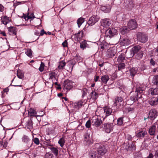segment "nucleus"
Returning a JSON list of instances; mask_svg holds the SVG:
<instances>
[{
    "instance_id": "f257e3e1",
    "label": "nucleus",
    "mask_w": 158,
    "mask_h": 158,
    "mask_svg": "<svg viewBox=\"0 0 158 158\" xmlns=\"http://www.w3.org/2000/svg\"><path fill=\"white\" fill-rule=\"evenodd\" d=\"M114 125L112 123H108L103 124V129L107 133H110L113 129Z\"/></svg>"
},
{
    "instance_id": "f03ea898",
    "label": "nucleus",
    "mask_w": 158,
    "mask_h": 158,
    "mask_svg": "<svg viewBox=\"0 0 158 158\" xmlns=\"http://www.w3.org/2000/svg\"><path fill=\"white\" fill-rule=\"evenodd\" d=\"M117 32V30L115 28H109L106 31L105 35L107 37H111L116 35Z\"/></svg>"
},
{
    "instance_id": "7ed1b4c3",
    "label": "nucleus",
    "mask_w": 158,
    "mask_h": 158,
    "mask_svg": "<svg viewBox=\"0 0 158 158\" xmlns=\"http://www.w3.org/2000/svg\"><path fill=\"white\" fill-rule=\"evenodd\" d=\"M92 125L96 127H98L102 123L101 118H98L97 116L93 117L92 119Z\"/></svg>"
},
{
    "instance_id": "20e7f679",
    "label": "nucleus",
    "mask_w": 158,
    "mask_h": 158,
    "mask_svg": "<svg viewBox=\"0 0 158 158\" xmlns=\"http://www.w3.org/2000/svg\"><path fill=\"white\" fill-rule=\"evenodd\" d=\"M22 141L27 146V148L31 147L33 144V142L31 141L29 138L26 135H24L22 138Z\"/></svg>"
},
{
    "instance_id": "39448f33",
    "label": "nucleus",
    "mask_w": 158,
    "mask_h": 158,
    "mask_svg": "<svg viewBox=\"0 0 158 158\" xmlns=\"http://www.w3.org/2000/svg\"><path fill=\"white\" fill-rule=\"evenodd\" d=\"M123 99L121 97H116L114 103V105L120 108V107L123 105Z\"/></svg>"
},
{
    "instance_id": "423d86ee",
    "label": "nucleus",
    "mask_w": 158,
    "mask_h": 158,
    "mask_svg": "<svg viewBox=\"0 0 158 158\" xmlns=\"http://www.w3.org/2000/svg\"><path fill=\"white\" fill-rule=\"evenodd\" d=\"M99 19V17L98 16L93 15L89 18L88 23L90 26H92L98 22Z\"/></svg>"
},
{
    "instance_id": "0eeeda50",
    "label": "nucleus",
    "mask_w": 158,
    "mask_h": 158,
    "mask_svg": "<svg viewBox=\"0 0 158 158\" xmlns=\"http://www.w3.org/2000/svg\"><path fill=\"white\" fill-rule=\"evenodd\" d=\"M137 40L141 43H145L148 40L147 35L139 33L137 35Z\"/></svg>"
},
{
    "instance_id": "6e6552de",
    "label": "nucleus",
    "mask_w": 158,
    "mask_h": 158,
    "mask_svg": "<svg viewBox=\"0 0 158 158\" xmlns=\"http://www.w3.org/2000/svg\"><path fill=\"white\" fill-rule=\"evenodd\" d=\"M127 27L128 28L131 30L136 28L137 27V24L136 20L134 19L130 20L127 24Z\"/></svg>"
},
{
    "instance_id": "1a4fd4ad",
    "label": "nucleus",
    "mask_w": 158,
    "mask_h": 158,
    "mask_svg": "<svg viewBox=\"0 0 158 158\" xmlns=\"http://www.w3.org/2000/svg\"><path fill=\"white\" fill-rule=\"evenodd\" d=\"M98 154L101 155H103L107 152V149L104 145H100L98 148Z\"/></svg>"
},
{
    "instance_id": "9d476101",
    "label": "nucleus",
    "mask_w": 158,
    "mask_h": 158,
    "mask_svg": "<svg viewBox=\"0 0 158 158\" xmlns=\"http://www.w3.org/2000/svg\"><path fill=\"white\" fill-rule=\"evenodd\" d=\"M111 24V21L109 19L106 18L102 19L101 21L102 26L105 27H107Z\"/></svg>"
},
{
    "instance_id": "9b49d317",
    "label": "nucleus",
    "mask_w": 158,
    "mask_h": 158,
    "mask_svg": "<svg viewBox=\"0 0 158 158\" xmlns=\"http://www.w3.org/2000/svg\"><path fill=\"white\" fill-rule=\"evenodd\" d=\"M115 49L112 48L108 50L106 52V56L108 58H111L115 55Z\"/></svg>"
},
{
    "instance_id": "f8f14e48",
    "label": "nucleus",
    "mask_w": 158,
    "mask_h": 158,
    "mask_svg": "<svg viewBox=\"0 0 158 158\" xmlns=\"http://www.w3.org/2000/svg\"><path fill=\"white\" fill-rule=\"evenodd\" d=\"M104 110V108L100 109H98L96 112V114L97 115H98L100 117H102L104 118H105V117Z\"/></svg>"
},
{
    "instance_id": "ddd939ff",
    "label": "nucleus",
    "mask_w": 158,
    "mask_h": 158,
    "mask_svg": "<svg viewBox=\"0 0 158 158\" xmlns=\"http://www.w3.org/2000/svg\"><path fill=\"white\" fill-rule=\"evenodd\" d=\"M157 116V112L155 109L151 110L149 113V118L151 119H154Z\"/></svg>"
},
{
    "instance_id": "4468645a",
    "label": "nucleus",
    "mask_w": 158,
    "mask_h": 158,
    "mask_svg": "<svg viewBox=\"0 0 158 158\" xmlns=\"http://www.w3.org/2000/svg\"><path fill=\"white\" fill-rule=\"evenodd\" d=\"M147 132L145 130H139L136 134V136L137 137L143 138L147 134Z\"/></svg>"
},
{
    "instance_id": "2eb2a0df",
    "label": "nucleus",
    "mask_w": 158,
    "mask_h": 158,
    "mask_svg": "<svg viewBox=\"0 0 158 158\" xmlns=\"http://www.w3.org/2000/svg\"><path fill=\"white\" fill-rule=\"evenodd\" d=\"M111 8V6L109 5L102 6L101 7V10L106 13H109L110 11Z\"/></svg>"
},
{
    "instance_id": "dca6fc26",
    "label": "nucleus",
    "mask_w": 158,
    "mask_h": 158,
    "mask_svg": "<svg viewBox=\"0 0 158 158\" xmlns=\"http://www.w3.org/2000/svg\"><path fill=\"white\" fill-rule=\"evenodd\" d=\"M84 139L87 145H89L93 142L92 139L90 137L88 133L86 134L85 135Z\"/></svg>"
},
{
    "instance_id": "f3484780",
    "label": "nucleus",
    "mask_w": 158,
    "mask_h": 158,
    "mask_svg": "<svg viewBox=\"0 0 158 158\" xmlns=\"http://www.w3.org/2000/svg\"><path fill=\"white\" fill-rule=\"evenodd\" d=\"M1 21L2 23L6 25L10 22V19L7 16H3L1 17Z\"/></svg>"
},
{
    "instance_id": "a211bd4d",
    "label": "nucleus",
    "mask_w": 158,
    "mask_h": 158,
    "mask_svg": "<svg viewBox=\"0 0 158 158\" xmlns=\"http://www.w3.org/2000/svg\"><path fill=\"white\" fill-rule=\"evenodd\" d=\"M48 76L49 78L51 79L53 81L55 80H56V81H57L58 79L56 78L57 74L55 72H50L49 73Z\"/></svg>"
},
{
    "instance_id": "6ab92c4d",
    "label": "nucleus",
    "mask_w": 158,
    "mask_h": 158,
    "mask_svg": "<svg viewBox=\"0 0 158 158\" xmlns=\"http://www.w3.org/2000/svg\"><path fill=\"white\" fill-rule=\"evenodd\" d=\"M105 114V118L107 116L110 115L112 113V110L111 108L108 107H105L104 108Z\"/></svg>"
},
{
    "instance_id": "aec40b11",
    "label": "nucleus",
    "mask_w": 158,
    "mask_h": 158,
    "mask_svg": "<svg viewBox=\"0 0 158 158\" xmlns=\"http://www.w3.org/2000/svg\"><path fill=\"white\" fill-rule=\"evenodd\" d=\"M149 94H151L152 95H155L158 94V88H151L149 90Z\"/></svg>"
},
{
    "instance_id": "412c9836",
    "label": "nucleus",
    "mask_w": 158,
    "mask_h": 158,
    "mask_svg": "<svg viewBox=\"0 0 158 158\" xmlns=\"http://www.w3.org/2000/svg\"><path fill=\"white\" fill-rule=\"evenodd\" d=\"M98 95L97 93L94 91H92L90 94L89 96V99H92L93 100H95L98 97Z\"/></svg>"
},
{
    "instance_id": "4be33fe9",
    "label": "nucleus",
    "mask_w": 158,
    "mask_h": 158,
    "mask_svg": "<svg viewBox=\"0 0 158 158\" xmlns=\"http://www.w3.org/2000/svg\"><path fill=\"white\" fill-rule=\"evenodd\" d=\"M148 102L149 104L151 105H156L158 103V99L157 98H152L149 100Z\"/></svg>"
},
{
    "instance_id": "5701e85b",
    "label": "nucleus",
    "mask_w": 158,
    "mask_h": 158,
    "mask_svg": "<svg viewBox=\"0 0 158 158\" xmlns=\"http://www.w3.org/2000/svg\"><path fill=\"white\" fill-rule=\"evenodd\" d=\"M141 47L139 45L134 47L132 49V51L134 54H135L139 52L140 51H142L140 50Z\"/></svg>"
},
{
    "instance_id": "b1692460",
    "label": "nucleus",
    "mask_w": 158,
    "mask_h": 158,
    "mask_svg": "<svg viewBox=\"0 0 158 158\" xmlns=\"http://www.w3.org/2000/svg\"><path fill=\"white\" fill-rule=\"evenodd\" d=\"M131 43V41L127 39H124L120 42L121 45L122 46H125L129 45Z\"/></svg>"
},
{
    "instance_id": "393cba45",
    "label": "nucleus",
    "mask_w": 158,
    "mask_h": 158,
    "mask_svg": "<svg viewBox=\"0 0 158 158\" xmlns=\"http://www.w3.org/2000/svg\"><path fill=\"white\" fill-rule=\"evenodd\" d=\"M101 79L102 82L106 84L109 80V78L108 75H105L101 77Z\"/></svg>"
},
{
    "instance_id": "a878e982",
    "label": "nucleus",
    "mask_w": 158,
    "mask_h": 158,
    "mask_svg": "<svg viewBox=\"0 0 158 158\" xmlns=\"http://www.w3.org/2000/svg\"><path fill=\"white\" fill-rule=\"evenodd\" d=\"M97 155V152L95 150H91L89 152V156L90 158H94L96 157Z\"/></svg>"
},
{
    "instance_id": "bb28decb",
    "label": "nucleus",
    "mask_w": 158,
    "mask_h": 158,
    "mask_svg": "<svg viewBox=\"0 0 158 158\" xmlns=\"http://www.w3.org/2000/svg\"><path fill=\"white\" fill-rule=\"evenodd\" d=\"M156 126L155 125L152 126L149 129V133L150 135H153L155 134Z\"/></svg>"
},
{
    "instance_id": "cd10ccee",
    "label": "nucleus",
    "mask_w": 158,
    "mask_h": 158,
    "mask_svg": "<svg viewBox=\"0 0 158 158\" xmlns=\"http://www.w3.org/2000/svg\"><path fill=\"white\" fill-rule=\"evenodd\" d=\"M35 18L33 13H31V14L28 13L27 15L24 16V18L26 20H28L29 19L32 20Z\"/></svg>"
},
{
    "instance_id": "c85d7f7f",
    "label": "nucleus",
    "mask_w": 158,
    "mask_h": 158,
    "mask_svg": "<svg viewBox=\"0 0 158 158\" xmlns=\"http://www.w3.org/2000/svg\"><path fill=\"white\" fill-rule=\"evenodd\" d=\"M8 31L11 35H16V29L14 27H12L9 28Z\"/></svg>"
},
{
    "instance_id": "c756f323",
    "label": "nucleus",
    "mask_w": 158,
    "mask_h": 158,
    "mask_svg": "<svg viewBox=\"0 0 158 158\" xmlns=\"http://www.w3.org/2000/svg\"><path fill=\"white\" fill-rule=\"evenodd\" d=\"M17 75L18 77L21 79H23L24 77V74L22 71L18 69L17 72Z\"/></svg>"
},
{
    "instance_id": "7c9ffc66",
    "label": "nucleus",
    "mask_w": 158,
    "mask_h": 158,
    "mask_svg": "<svg viewBox=\"0 0 158 158\" xmlns=\"http://www.w3.org/2000/svg\"><path fill=\"white\" fill-rule=\"evenodd\" d=\"M83 103V101L82 100H81L75 103L74 106L75 108L77 109L80 108L82 106Z\"/></svg>"
},
{
    "instance_id": "2f4dec72",
    "label": "nucleus",
    "mask_w": 158,
    "mask_h": 158,
    "mask_svg": "<svg viewBox=\"0 0 158 158\" xmlns=\"http://www.w3.org/2000/svg\"><path fill=\"white\" fill-rule=\"evenodd\" d=\"M135 54V58L139 60L142 57L143 55V51H140L139 52Z\"/></svg>"
},
{
    "instance_id": "473e14b6",
    "label": "nucleus",
    "mask_w": 158,
    "mask_h": 158,
    "mask_svg": "<svg viewBox=\"0 0 158 158\" xmlns=\"http://www.w3.org/2000/svg\"><path fill=\"white\" fill-rule=\"evenodd\" d=\"M84 21L85 19L84 18L81 17L78 19L77 23L79 27H80L81 25Z\"/></svg>"
},
{
    "instance_id": "72a5a7b5",
    "label": "nucleus",
    "mask_w": 158,
    "mask_h": 158,
    "mask_svg": "<svg viewBox=\"0 0 158 158\" xmlns=\"http://www.w3.org/2000/svg\"><path fill=\"white\" fill-rule=\"evenodd\" d=\"M27 126L28 129H31L32 128V121L31 119L28 120L27 122Z\"/></svg>"
},
{
    "instance_id": "f704fd0d",
    "label": "nucleus",
    "mask_w": 158,
    "mask_h": 158,
    "mask_svg": "<svg viewBox=\"0 0 158 158\" xmlns=\"http://www.w3.org/2000/svg\"><path fill=\"white\" fill-rule=\"evenodd\" d=\"M125 56L124 53H122L118 57V60L119 62L123 61L125 59Z\"/></svg>"
},
{
    "instance_id": "c9c22d12",
    "label": "nucleus",
    "mask_w": 158,
    "mask_h": 158,
    "mask_svg": "<svg viewBox=\"0 0 158 158\" xmlns=\"http://www.w3.org/2000/svg\"><path fill=\"white\" fill-rule=\"evenodd\" d=\"M50 149L51 150L52 152L54 153L55 155L57 156L58 153V151L57 148L55 147H51L50 148Z\"/></svg>"
},
{
    "instance_id": "e433bc0d",
    "label": "nucleus",
    "mask_w": 158,
    "mask_h": 158,
    "mask_svg": "<svg viewBox=\"0 0 158 158\" xmlns=\"http://www.w3.org/2000/svg\"><path fill=\"white\" fill-rule=\"evenodd\" d=\"M139 94H137L136 95L131 96L130 97V99L133 101L134 102H135L136 101H138L139 100Z\"/></svg>"
},
{
    "instance_id": "4c0bfd02",
    "label": "nucleus",
    "mask_w": 158,
    "mask_h": 158,
    "mask_svg": "<svg viewBox=\"0 0 158 158\" xmlns=\"http://www.w3.org/2000/svg\"><path fill=\"white\" fill-rule=\"evenodd\" d=\"M65 143V140L63 138H62L60 139L58 142V143L60 145L61 147H63Z\"/></svg>"
},
{
    "instance_id": "58836bf2",
    "label": "nucleus",
    "mask_w": 158,
    "mask_h": 158,
    "mask_svg": "<svg viewBox=\"0 0 158 158\" xmlns=\"http://www.w3.org/2000/svg\"><path fill=\"white\" fill-rule=\"evenodd\" d=\"M83 32L79 31L78 33L75 35L76 37L77 38L78 40H80L82 37Z\"/></svg>"
},
{
    "instance_id": "ea45409f",
    "label": "nucleus",
    "mask_w": 158,
    "mask_h": 158,
    "mask_svg": "<svg viewBox=\"0 0 158 158\" xmlns=\"http://www.w3.org/2000/svg\"><path fill=\"white\" fill-rule=\"evenodd\" d=\"M73 86L71 85V83L70 82L67 83L64 85V88L67 90H69L72 88Z\"/></svg>"
},
{
    "instance_id": "a19ab883",
    "label": "nucleus",
    "mask_w": 158,
    "mask_h": 158,
    "mask_svg": "<svg viewBox=\"0 0 158 158\" xmlns=\"http://www.w3.org/2000/svg\"><path fill=\"white\" fill-rule=\"evenodd\" d=\"M143 90L144 89L141 86L136 88V91L137 92V94H138V93H139V94H142L143 93Z\"/></svg>"
},
{
    "instance_id": "79ce46f5",
    "label": "nucleus",
    "mask_w": 158,
    "mask_h": 158,
    "mask_svg": "<svg viewBox=\"0 0 158 158\" xmlns=\"http://www.w3.org/2000/svg\"><path fill=\"white\" fill-rule=\"evenodd\" d=\"M123 117L119 118L117 120V124L119 126H121L123 123Z\"/></svg>"
},
{
    "instance_id": "37998d69",
    "label": "nucleus",
    "mask_w": 158,
    "mask_h": 158,
    "mask_svg": "<svg viewBox=\"0 0 158 158\" xmlns=\"http://www.w3.org/2000/svg\"><path fill=\"white\" fill-rule=\"evenodd\" d=\"M25 54L28 56L30 57H32V53L31 50L30 49H27L25 52Z\"/></svg>"
},
{
    "instance_id": "c03bdc74",
    "label": "nucleus",
    "mask_w": 158,
    "mask_h": 158,
    "mask_svg": "<svg viewBox=\"0 0 158 158\" xmlns=\"http://www.w3.org/2000/svg\"><path fill=\"white\" fill-rule=\"evenodd\" d=\"M87 45V44L86 42L85 41H84L80 43V47L81 48L83 49L86 47Z\"/></svg>"
},
{
    "instance_id": "a18cd8bd",
    "label": "nucleus",
    "mask_w": 158,
    "mask_h": 158,
    "mask_svg": "<svg viewBox=\"0 0 158 158\" xmlns=\"http://www.w3.org/2000/svg\"><path fill=\"white\" fill-rule=\"evenodd\" d=\"M65 63L64 62L61 61L60 63L58 68L59 69H63L65 65Z\"/></svg>"
},
{
    "instance_id": "49530a36",
    "label": "nucleus",
    "mask_w": 158,
    "mask_h": 158,
    "mask_svg": "<svg viewBox=\"0 0 158 158\" xmlns=\"http://www.w3.org/2000/svg\"><path fill=\"white\" fill-rule=\"evenodd\" d=\"M131 75L134 76L137 73V69L136 68H132L130 70Z\"/></svg>"
},
{
    "instance_id": "de8ad7c7",
    "label": "nucleus",
    "mask_w": 158,
    "mask_h": 158,
    "mask_svg": "<svg viewBox=\"0 0 158 158\" xmlns=\"http://www.w3.org/2000/svg\"><path fill=\"white\" fill-rule=\"evenodd\" d=\"M128 31V28L126 27H125L122 28L121 31L122 34H124L127 32Z\"/></svg>"
},
{
    "instance_id": "09e8293b",
    "label": "nucleus",
    "mask_w": 158,
    "mask_h": 158,
    "mask_svg": "<svg viewBox=\"0 0 158 158\" xmlns=\"http://www.w3.org/2000/svg\"><path fill=\"white\" fill-rule=\"evenodd\" d=\"M88 90L87 89L84 88L83 89L82 91V97H84L85 96H86L87 94V93Z\"/></svg>"
},
{
    "instance_id": "8fccbe9b",
    "label": "nucleus",
    "mask_w": 158,
    "mask_h": 158,
    "mask_svg": "<svg viewBox=\"0 0 158 158\" xmlns=\"http://www.w3.org/2000/svg\"><path fill=\"white\" fill-rule=\"evenodd\" d=\"M154 84L158 85V75L155 76L153 78Z\"/></svg>"
},
{
    "instance_id": "3c124183",
    "label": "nucleus",
    "mask_w": 158,
    "mask_h": 158,
    "mask_svg": "<svg viewBox=\"0 0 158 158\" xmlns=\"http://www.w3.org/2000/svg\"><path fill=\"white\" fill-rule=\"evenodd\" d=\"M44 64L43 62H41L40 66L39 69V71L40 72H42L44 69Z\"/></svg>"
},
{
    "instance_id": "603ef678",
    "label": "nucleus",
    "mask_w": 158,
    "mask_h": 158,
    "mask_svg": "<svg viewBox=\"0 0 158 158\" xmlns=\"http://www.w3.org/2000/svg\"><path fill=\"white\" fill-rule=\"evenodd\" d=\"M33 142L36 145H39L40 144V141L38 138H35L33 139Z\"/></svg>"
},
{
    "instance_id": "864d4df0",
    "label": "nucleus",
    "mask_w": 158,
    "mask_h": 158,
    "mask_svg": "<svg viewBox=\"0 0 158 158\" xmlns=\"http://www.w3.org/2000/svg\"><path fill=\"white\" fill-rule=\"evenodd\" d=\"M125 65L124 64H120L118 65V69L119 70L123 69L125 68Z\"/></svg>"
},
{
    "instance_id": "5fc2aeb1",
    "label": "nucleus",
    "mask_w": 158,
    "mask_h": 158,
    "mask_svg": "<svg viewBox=\"0 0 158 158\" xmlns=\"http://www.w3.org/2000/svg\"><path fill=\"white\" fill-rule=\"evenodd\" d=\"M85 126L87 128H89L91 126V122L89 120H88L85 124Z\"/></svg>"
},
{
    "instance_id": "6e6d98bb",
    "label": "nucleus",
    "mask_w": 158,
    "mask_h": 158,
    "mask_svg": "<svg viewBox=\"0 0 158 158\" xmlns=\"http://www.w3.org/2000/svg\"><path fill=\"white\" fill-rule=\"evenodd\" d=\"M62 45L64 47H67V41L66 40H65V41L62 43Z\"/></svg>"
},
{
    "instance_id": "4d7b16f0",
    "label": "nucleus",
    "mask_w": 158,
    "mask_h": 158,
    "mask_svg": "<svg viewBox=\"0 0 158 158\" xmlns=\"http://www.w3.org/2000/svg\"><path fill=\"white\" fill-rule=\"evenodd\" d=\"M52 154L51 153L48 152L47 153L45 156L46 158H49L50 156H51Z\"/></svg>"
},
{
    "instance_id": "13d9d810",
    "label": "nucleus",
    "mask_w": 158,
    "mask_h": 158,
    "mask_svg": "<svg viewBox=\"0 0 158 158\" xmlns=\"http://www.w3.org/2000/svg\"><path fill=\"white\" fill-rule=\"evenodd\" d=\"M4 10L3 6L1 4H0V11L3 12Z\"/></svg>"
},
{
    "instance_id": "bf43d9fd",
    "label": "nucleus",
    "mask_w": 158,
    "mask_h": 158,
    "mask_svg": "<svg viewBox=\"0 0 158 158\" xmlns=\"http://www.w3.org/2000/svg\"><path fill=\"white\" fill-rule=\"evenodd\" d=\"M127 137L128 140H131L132 138L131 136L130 135H127Z\"/></svg>"
},
{
    "instance_id": "052dcab7",
    "label": "nucleus",
    "mask_w": 158,
    "mask_h": 158,
    "mask_svg": "<svg viewBox=\"0 0 158 158\" xmlns=\"http://www.w3.org/2000/svg\"><path fill=\"white\" fill-rule=\"evenodd\" d=\"M150 63L153 65L155 64V61L153 60V59H151L150 60Z\"/></svg>"
},
{
    "instance_id": "680f3d73",
    "label": "nucleus",
    "mask_w": 158,
    "mask_h": 158,
    "mask_svg": "<svg viewBox=\"0 0 158 158\" xmlns=\"http://www.w3.org/2000/svg\"><path fill=\"white\" fill-rule=\"evenodd\" d=\"M45 33L44 30H42L40 33V35H43Z\"/></svg>"
},
{
    "instance_id": "e2e57ef3",
    "label": "nucleus",
    "mask_w": 158,
    "mask_h": 158,
    "mask_svg": "<svg viewBox=\"0 0 158 158\" xmlns=\"http://www.w3.org/2000/svg\"><path fill=\"white\" fill-rule=\"evenodd\" d=\"M148 158H153V155L152 154H150L148 156Z\"/></svg>"
},
{
    "instance_id": "0e129e2a",
    "label": "nucleus",
    "mask_w": 158,
    "mask_h": 158,
    "mask_svg": "<svg viewBox=\"0 0 158 158\" xmlns=\"http://www.w3.org/2000/svg\"><path fill=\"white\" fill-rule=\"evenodd\" d=\"M36 114V113L35 111H32L31 113V116H32V115H35Z\"/></svg>"
},
{
    "instance_id": "69168bd1",
    "label": "nucleus",
    "mask_w": 158,
    "mask_h": 158,
    "mask_svg": "<svg viewBox=\"0 0 158 158\" xmlns=\"http://www.w3.org/2000/svg\"><path fill=\"white\" fill-rule=\"evenodd\" d=\"M1 34L4 36H6V33L2 31L1 32Z\"/></svg>"
},
{
    "instance_id": "338daca9",
    "label": "nucleus",
    "mask_w": 158,
    "mask_h": 158,
    "mask_svg": "<svg viewBox=\"0 0 158 158\" xmlns=\"http://www.w3.org/2000/svg\"><path fill=\"white\" fill-rule=\"evenodd\" d=\"M99 76H97L96 77H95V81H98V80L99 79Z\"/></svg>"
},
{
    "instance_id": "774afa93",
    "label": "nucleus",
    "mask_w": 158,
    "mask_h": 158,
    "mask_svg": "<svg viewBox=\"0 0 158 158\" xmlns=\"http://www.w3.org/2000/svg\"><path fill=\"white\" fill-rule=\"evenodd\" d=\"M155 155L156 156L158 157V151L156 152L155 153Z\"/></svg>"
}]
</instances>
